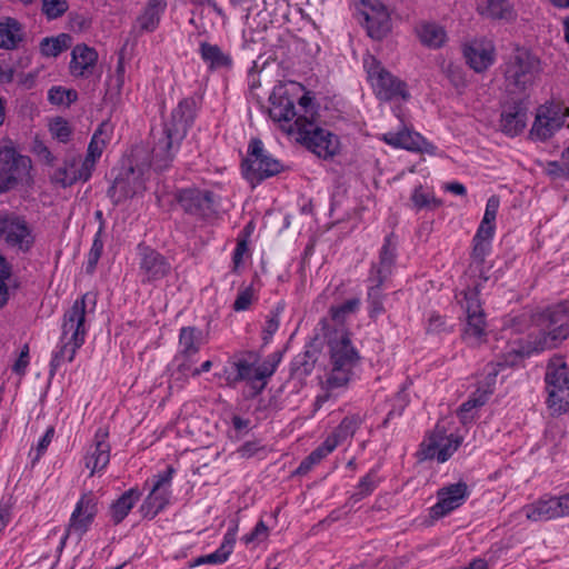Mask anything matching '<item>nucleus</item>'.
<instances>
[{
    "instance_id": "nucleus-1",
    "label": "nucleus",
    "mask_w": 569,
    "mask_h": 569,
    "mask_svg": "<svg viewBox=\"0 0 569 569\" xmlns=\"http://www.w3.org/2000/svg\"><path fill=\"white\" fill-rule=\"evenodd\" d=\"M330 320L321 318L316 327V338L306 345L305 350L298 353L291 361V376L303 379L311 375L319 358V347L316 341L319 336L328 338L330 352V372L327 377L329 389H338L348 386L355 376V369L359 366L361 357L352 345L350 333L341 326L340 330L330 331Z\"/></svg>"
},
{
    "instance_id": "nucleus-2",
    "label": "nucleus",
    "mask_w": 569,
    "mask_h": 569,
    "mask_svg": "<svg viewBox=\"0 0 569 569\" xmlns=\"http://www.w3.org/2000/svg\"><path fill=\"white\" fill-rule=\"evenodd\" d=\"M538 335L532 338L540 350L558 347L569 337V299L551 305L533 317Z\"/></svg>"
},
{
    "instance_id": "nucleus-3",
    "label": "nucleus",
    "mask_w": 569,
    "mask_h": 569,
    "mask_svg": "<svg viewBox=\"0 0 569 569\" xmlns=\"http://www.w3.org/2000/svg\"><path fill=\"white\" fill-rule=\"evenodd\" d=\"M507 90L510 93H522L538 78L540 60L523 47H516L506 58L502 66Z\"/></svg>"
},
{
    "instance_id": "nucleus-4",
    "label": "nucleus",
    "mask_w": 569,
    "mask_h": 569,
    "mask_svg": "<svg viewBox=\"0 0 569 569\" xmlns=\"http://www.w3.org/2000/svg\"><path fill=\"white\" fill-rule=\"evenodd\" d=\"M289 134H297L298 142L325 160L333 158L340 149L338 136L310 121L307 116H299L290 124Z\"/></svg>"
},
{
    "instance_id": "nucleus-5",
    "label": "nucleus",
    "mask_w": 569,
    "mask_h": 569,
    "mask_svg": "<svg viewBox=\"0 0 569 569\" xmlns=\"http://www.w3.org/2000/svg\"><path fill=\"white\" fill-rule=\"evenodd\" d=\"M547 405L552 415L569 410V371L561 357L550 359L546 369Z\"/></svg>"
},
{
    "instance_id": "nucleus-6",
    "label": "nucleus",
    "mask_w": 569,
    "mask_h": 569,
    "mask_svg": "<svg viewBox=\"0 0 569 569\" xmlns=\"http://www.w3.org/2000/svg\"><path fill=\"white\" fill-rule=\"evenodd\" d=\"M363 66L377 98L381 101L405 100L410 98L407 83L386 70L381 62L369 56Z\"/></svg>"
},
{
    "instance_id": "nucleus-7",
    "label": "nucleus",
    "mask_w": 569,
    "mask_h": 569,
    "mask_svg": "<svg viewBox=\"0 0 569 569\" xmlns=\"http://www.w3.org/2000/svg\"><path fill=\"white\" fill-rule=\"evenodd\" d=\"M480 283L463 291L461 307L466 313L461 338L469 346H478L486 340L487 321L479 299Z\"/></svg>"
},
{
    "instance_id": "nucleus-8",
    "label": "nucleus",
    "mask_w": 569,
    "mask_h": 569,
    "mask_svg": "<svg viewBox=\"0 0 569 569\" xmlns=\"http://www.w3.org/2000/svg\"><path fill=\"white\" fill-rule=\"evenodd\" d=\"M283 164L268 153L260 139H252L248 147L247 158L242 161L244 178L254 187L264 179L283 170Z\"/></svg>"
},
{
    "instance_id": "nucleus-9",
    "label": "nucleus",
    "mask_w": 569,
    "mask_h": 569,
    "mask_svg": "<svg viewBox=\"0 0 569 569\" xmlns=\"http://www.w3.org/2000/svg\"><path fill=\"white\" fill-rule=\"evenodd\" d=\"M97 299L92 292L82 295L81 298L74 300L71 308L63 315L61 325V341L81 347L84 343L88 332L86 326V316L88 308L92 311L96 307Z\"/></svg>"
},
{
    "instance_id": "nucleus-10",
    "label": "nucleus",
    "mask_w": 569,
    "mask_h": 569,
    "mask_svg": "<svg viewBox=\"0 0 569 569\" xmlns=\"http://www.w3.org/2000/svg\"><path fill=\"white\" fill-rule=\"evenodd\" d=\"M303 88L296 82H279L272 89L269 97V117L280 123V127L289 133L290 124H293L298 116L296 110V93Z\"/></svg>"
},
{
    "instance_id": "nucleus-11",
    "label": "nucleus",
    "mask_w": 569,
    "mask_h": 569,
    "mask_svg": "<svg viewBox=\"0 0 569 569\" xmlns=\"http://www.w3.org/2000/svg\"><path fill=\"white\" fill-rule=\"evenodd\" d=\"M174 472L176 469L172 466H167L164 471L153 476L152 488L140 506L143 518L153 519L169 505Z\"/></svg>"
},
{
    "instance_id": "nucleus-12",
    "label": "nucleus",
    "mask_w": 569,
    "mask_h": 569,
    "mask_svg": "<svg viewBox=\"0 0 569 569\" xmlns=\"http://www.w3.org/2000/svg\"><path fill=\"white\" fill-rule=\"evenodd\" d=\"M97 513L98 500L94 495L92 492L82 495L71 513L66 532L61 538L60 549L66 546L67 539L72 535L81 539L91 527Z\"/></svg>"
},
{
    "instance_id": "nucleus-13",
    "label": "nucleus",
    "mask_w": 569,
    "mask_h": 569,
    "mask_svg": "<svg viewBox=\"0 0 569 569\" xmlns=\"http://www.w3.org/2000/svg\"><path fill=\"white\" fill-rule=\"evenodd\" d=\"M183 139L178 138L177 132L166 126L159 131H152L153 147L151 149L150 166L156 171L168 169L176 158Z\"/></svg>"
},
{
    "instance_id": "nucleus-14",
    "label": "nucleus",
    "mask_w": 569,
    "mask_h": 569,
    "mask_svg": "<svg viewBox=\"0 0 569 569\" xmlns=\"http://www.w3.org/2000/svg\"><path fill=\"white\" fill-rule=\"evenodd\" d=\"M360 23L373 40H382L391 31V18L387 7L380 0H360Z\"/></svg>"
},
{
    "instance_id": "nucleus-15",
    "label": "nucleus",
    "mask_w": 569,
    "mask_h": 569,
    "mask_svg": "<svg viewBox=\"0 0 569 569\" xmlns=\"http://www.w3.org/2000/svg\"><path fill=\"white\" fill-rule=\"evenodd\" d=\"M31 160L17 153L12 148L0 150V191L11 189L29 176Z\"/></svg>"
},
{
    "instance_id": "nucleus-16",
    "label": "nucleus",
    "mask_w": 569,
    "mask_h": 569,
    "mask_svg": "<svg viewBox=\"0 0 569 569\" xmlns=\"http://www.w3.org/2000/svg\"><path fill=\"white\" fill-rule=\"evenodd\" d=\"M568 114L569 108H563L559 103L551 102L540 106L530 134L541 141L549 139L563 126Z\"/></svg>"
},
{
    "instance_id": "nucleus-17",
    "label": "nucleus",
    "mask_w": 569,
    "mask_h": 569,
    "mask_svg": "<svg viewBox=\"0 0 569 569\" xmlns=\"http://www.w3.org/2000/svg\"><path fill=\"white\" fill-rule=\"evenodd\" d=\"M137 250L142 283L156 282L170 273L171 264L162 253L143 243H139Z\"/></svg>"
},
{
    "instance_id": "nucleus-18",
    "label": "nucleus",
    "mask_w": 569,
    "mask_h": 569,
    "mask_svg": "<svg viewBox=\"0 0 569 569\" xmlns=\"http://www.w3.org/2000/svg\"><path fill=\"white\" fill-rule=\"evenodd\" d=\"M260 361L259 353L254 351H242L236 353L223 367L222 377L228 386H236L239 382L247 381L254 389V366Z\"/></svg>"
},
{
    "instance_id": "nucleus-19",
    "label": "nucleus",
    "mask_w": 569,
    "mask_h": 569,
    "mask_svg": "<svg viewBox=\"0 0 569 569\" xmlns=\"http://www.w3.org/2000/svg\"><path fill=\"white\" fill-rule=\"evenodd\" d=\"M9 246L28 251L33 244V236L24 218L14 213L0 212V238Z\"/></svg>"
},
{
    "instance_id": "nucleus-20",
    "label": "nucleus",
    "mask_w": 569,
    "mask_h": 569,
    "mask_svg": "<svg viewBox=\"0 0 569 569\" xmlns=\"http://www.w3.org/2000/svg\"><path fill=\"white\" fill-rule=\"evenodd\" d=\"M178 202L184 212L203 219L217 213L216 196L210 190L183 189L178 194Z\"/></svg>"
},
{
    "instance_id": "nucleus-21",
    "label": "nucleus",
    "mask_w": 569,
    "mask_h": 569,
    "mask_svg": "<svg viewBox=\"0 0 569 569\" xmlns=\"http://www.w3.org/2000/svg\"><path fill=\"white\" fill-rule=\"evenodd\" d=\"M460 443V437L453 433L446 436L445 429L437 426L428 440L421 445L420 453L425 460L437 459L438 462H445L459 448Z\"/></svg>"
},
{
    "instance_id": "nucleus-22",
    "label": "nucleus",
    "mask_w": 569,
    "mask_h": 569,
    "mask_svg": "<svg viewBox=\"0 0 569 569\" xmlns=\"http://www.w3.org/2000/svg\"><path fill=\"white\" fill-rule=\"evenodd\" d=\"M469 497L468 486L463 481L442 487L437 492L438 501L430 508V517L440 519L465 503Z\"/></svg>"
},
{
    "instance_id": "nucleus-23",
    "label": "nucleus",
    "mask_w": 569,
    "mask_h": 569,
    "mask_svg": "<svg viewBox=\"0 0 569 569\" xmlns=\"http://www.w3.org/2000/svg\"><path fill=\"white\" fill-rule=\"evenodd\" d=\"M92 171L80 156L70 153L66 157L63 164L54 171L52 181L62 188H67L78 181H88Z\"/></svg>"
},
{
    "instance_id": "nucleus-24",
    "label": "nucleus",
    "mask_w": 569,
    "mask_h": 569,
    "mask_svg": "<svg viewBox=\"0 0 569 569\" xmlns=\"http://www.w3.org/2000/svg\"><path fill=\"white\" fill-rule=\"evenodd\" d=\"M397 260V240L391 233L385 238L378 262H372L368 281L385 283L392 274Z\"/></svg>"
},
{
    "instance_id": "nucleus-25",
    "label": "nucleus",
    "mask_w": 569,
    "mask_h": 569,
    "mask_svg": "<svg viewBox=\"0 0 569 569\" xmlns=\"http://www.w3.org/2000/svg\"><path fill=\"white\" fill-rule=\"evenodd\" d=\"M198 102L193 97L182 99L172 110L170 120L164 123L177 132L178 138H186L197 117Z\"/></svg>"
},
{
    "instance_id": "nucleus-26",
    "label": "nucleus",
    "mask_w": 569,
    "mask_h": 569,
    "mask_svg": "<svg viewBox=\"0 0 569 569\" xmlns=\"http://www.w3.org/2000/svg\"><path fill=\"white\" fill-rule=\"evenodd\" d=\"M522 512L527 519L531 521H547L560 517H568L562 496L541 498L533 503L525 506Z\"/></svg>"
},
{
    "instance_id": "nucleus-27",
    "label": "nucleus",
    "mask_w": 569,
    "mask_h": 569,
    "mask_svg": "<svg viewBox=\"0 0 569 569\" xmlns=\"http://www.w3.org/2000/svg\"><path fill=\"white\" fill-rule=\"evenodd\" d=\"M463 56L470 68L480 73L493 64L496 50L491 41L478 40L465 47Z\"/></svg>"
},
{
    "instance_id": "nucleus-28",
    "label": "nucleus",
    "mask_w": 569,
    "mask_h": 569,
    "mask_svg": "<svg viewBox=\"0 0 569 569\" xmlns=\"http://www.w3.org/2000/svg\"><path fill=\"white\" fill-rule=\"evenodd\" d=\"M108 431L99 428L94 435V443L88 449L86 467L91 475L104 469L110 461V445L107 442Z\"/></svg>"
},
{
    "instance_id": "nucleus-29",
    "label": "nucleus",
    "mask_w": 569,
    "mask_h": 569,
    "mask_svg": "<svg viewBox=\"0 0 569 569\" xmlns=\"http://www.w3.org/2000/svg\"><path fill=\"white\" fill-rule=\"evenodd\" d=\"M540 348L533 339L529 341L516 340L509 343L501 355V357L493 362L501 370L507 367H515L520 363L526 357L535 352H540Z\"/></svg>"
},
{
    "instance_id": "nucleus-30",
    "label": "nucleus",
    "mask_w": 569,
    "mask_h": 569,
    "mask_svg": "<svg viewBox=\"0 0 569 569\" xmlns=\"http://www.w3.org/2000/svg\"><path fill=\"white\" fill-rule=\"evenodd\" d=\"M98 61V53L87 44H77L71 52L70 72L74 77H88Z\"/></svg>"
},
{
    "instance_id": "nucleus-31",
    "label": "nucleus",
    "mask_w": 569,
    "mask_h": 569,
    "mask_svg": "<svg viewBox=\"0 0 569 569\" xmlns=\"http://www.w3.org/2000/svg\"><path fill=\"white\" fill-rule=\"evenodd\" d=\"M112 134V126L103 121L96 129L88 146L87 156L83 161L93 170L97 160L101 157Z\"/></svg>"
},
{
    "instance_id": "nucleus-32",
    "label": "nucleus",
    "mask_w": 569,
    "mask_h": 569,
    "mask_svg": "<svg viewBox=\"0 0 569 569\" xmlns=\"http://www.w3.org/2000/svg\"><path fill=\"white\" fill-rule=\"evenodd\" d=\"M166 8V0H148L143 10L136 19V26L140 32H153L159 27Z\"/></svg>"
},
{
    "instance_id": "nucleus-33",
    "label": "nucleus",
    "mask_w": 569,
    "mask_h": 569,
    "mask_svg": "<svg viewBox=\"0 0 569 569\" xmlns=\"http://www.w3.org/2000/svg\"><path fill=\"white\" fill-rule=\"evenodd\" d=\"M203 343L202 331L196 327H182L179 332V351L174 361L197 355Z\"/></svg>"
},
{
    "instance_id": "nucleus-34",
    "label": "nucleus",
    "mask_w": 569,
    "mask_h": 569,
    "mask_svg": "<svg viewBox=\"0 0 569 569\" xmlns=\"http://www.w3.org/2000/svg\"><path fill=\"white\" fill-rule=\"evenodd\" d=\"M22 24L14 18H6L0 21V48L14 50L23 41Z\"/></svg>"
},
{
    "instance_id": "nucleus-35",
    "label": "nucleus",
    "mask_w": 569,
    "mask_h": 569,
    "mask_svg": "<svg viewBox=\"0 0 569 569\" xmlns=\"http://www.w3.org/2000/svg\"><path fill=\"white\" fill-rule=\"evenodd\" d=\"M199 53L210 70L230 69L232 67L231 56L223 52L218 44L202 41L199 44Z\"/></svg>"
},
{
    "instance_id": "nucleus-36",
    "label": "nucleus",
    "mask_w": 569,
    "mask_h": 569,
    "mask_svg": "<svg viewBox=\"0 0 569 569\" xmlns=\"http://www.w3.org/2000/svg\"><path fill=\"white\" fill-rule=\"evenodd\" d=\"M236 542V533L234 531H228L220 547L213 551L212 553L200 556L196 558L191 563L190 568L198 567L201 565H220L228 560L229 556L233 550V546Z\"/></svg>"
},
{
    "instance_id": "nucleus-37",
    "label": "nucleus",
    "mask_w": 569,
    "mask_h": 569,
    "mask_svg": "<svg viewBox=\"0 0 569 569\" xmlns=\"http://www.w3.org/2000/svg\"><path fill=\"white\" fill-rule=\"evenodd\" d=\"M527 112L520 103H513L501 113V129L509 136H516L526 127Z\"/></svg>"
},
{
    "instance_id": "nucleus-38",
    "label": "nucleus",
    "mask_w": 569,
    "mask_h": 569,
    "mask_svg": "<svg viewBox=\"0 0 569 569\" xmlns=\"http://www.w3.org/2000/svg\"><path fill=\"white\" fill-rule=\"evenodd\" d=\"M140 497L141 492L138 488H130L111 505L110 516L114 525L120 523L128 516Z\"/></svg>"
},
{
    "instance_id": "nucleus-39",
    "label": "nucleus",
    "mask_w": 569,
    "mask_h": 569,
    "mask_svg": "<svg viewBox=\"0 0 569 569\" xmlns=\"http://www.w3.org/2000/svg\"><path fill=\"white\" fill-rule=\"evenodd\" d=\"M383 140L390 146L410 151H422L426 143L421 134L408 130L386 133Z\"/></svg>"
},
{
    "instance_id": "nucleus-40",
    "label": "nucleus",
    "mask_w": 569,
    "mask_h": 569,
    "mask_svg": "<svg viewBox=\"0 0 569 569\" xmlns=\"http://www.w3.org/2000/svg\"><path fill=\"white\" fill-rule=\"evenodd\" d=\"M482 14L493 20L512 22L517 19V12L509 0H487Z\"/></svg>"
},
{
    "instance_id": "nucleus-41",
    "label": "nucleus",
    "mask_w": 569,
    "mask_h": 569,
    "mask_svg": "<svg viewBox=\"0 0 569 569\" xmlns=\"http://www.w3.org/2000/svg\"><path fill=\"white\" fill-rule=\"evenodd\" d=\"M418 37L422 44L436 49L445 43L446 31L436 23H423L418 29Z\"/></svg>"
},
{
    "instance_id": "nucleus-42",
    "label": "nucleus",
    "mask_w": 569,
    "mask_h": 569,
    "mask_svg": "<svg viewBox=\"0 0 569 569\" xmlns=\"http://www.w3.org/2000/svg\"><path fill=\"white\" fill-rule=\"evenodd\" d=\"M362 423V419L359 415L347 416L342 419L339 426L328 437L337 441V447L351 438Z\"/></svg>"
},
{
    "instance_id": "nucleus-43",
    "label": "nucleus",
    "mask_w": 569,
    "mask_h": 569,
    "mask_svg": "<svg viewBox=\"0 0 569 569\" xmlns=\"http://www.w3.org/2000/svg\"><path fill=\"white\" fill-rule=\"evenodd\" d=\"M71 46V37L60 33L54 38H43L40 43L41 53L46 57H57Z\"/></svg>"
},
{
    "instance_id": "nucleus-44",
    "label": "nucleus",
    "mask_w": 569,
    "mask_h": 569,
    "mask_svg": "<svg viewBox=\"0 0 569 569\" xmlns=\"http://www.w3.org/2000/svg\"><path fill=\"white\" fill-rule=\"evenodd\" d=\"M370 283L367 293L368 313L371 319H376L386 311L383 307L385 295L382 293L383 283Z\"/></svg>"
},
{
    "instance_id": "nucleus-45",
    "label": "nucleus",
    "mask_w": 569,
    "mask_h": 569,
    "mask_svg": "<svg viewBox=\"0 0 569 569\" xmlns=\"http://www.w3.org/2000/svg\"><path fill=\"white\" fill-rule=\"evenodd\" d=\"M473 248L471 252V264L470 268H473L475 271L479 272L480 279L487 281L489 278L483 273V263L486 258L489 256L491 251L490 241H475L472 240Z\"/></svg>"
},
{
    "instance_id": "nucleus-46",
    "label": "nucleus",
    "mask_w": 569,
    "mask_h": 569,
    "mask_svg": "<svg viewBox=\"0 0 569 569\" xmlns=\"http://www.w3.org/2000/svg\"><path fill=\"white\" fill-rule=\"evenodd\" d=\"M79 348L80 347H76L72 343L60 340V346L58 347V350L53 352L50 361V375L53 376L63 362H71Z\"/></svg>"
},
{
    "instance_id": "nucleus-47",
    "label": "nucleus",
    "mask_w": 569,
    "mask_h": 569,
    "mask_svg": "<svg viewBox=\"0 0 569 569\" xmlns=\"http://www.w3.org/2000/svg\"><path fill=\"white\" fill-rule=\"evenodd\" d=\"M488 398L478 392L477 390L473 395L457 410V415L460 421L466 425L473 419V410L478 407L483 406L487 402Z\"/></svg>"
},
{
    "instance_id": "nucleus-48",
    "label": "nucleus",
    "mask_w": 569,
    "mask_h": 569,
    "mask_svg": "<svg viewBox=\"0 0 569 569\" xmlns=\"http://www.w3.org/2000/svg\"><path fill=\"white\" fill-rule=\"evenodd\" d=\"M499 371L497 365L488 363L483 369L485 377L478 381L477 391L488 398L495 390Z\"/></svg>"
},
{
    "instance_id": "nucleus-49",
    "label": "nucleus",
    "mask_w": 569,
    "mask_h": 569,
    "mask_svg": "<svg viewBox=\"0 0 569 569\" xmlns=\"http://www.w3.org/2000/svg\"><path fill=\"white\" fill-rule=\"evenodd\" d=\"M278 363H279V358L277 360L266 359L261 363L258 362L254 366V380H256V383L260 382V385L256 388L257 393L263 390V388L267 385V379L270 378L274 373Z\"/></svg>"
},
{
    "instance_id": "nucleus-50",
    "label": "nucleus",
    "mask_w": 569,
    "mask_h": 569,
    "mask_svg": "<svg viewBox=\"0 0 569 569\" xmlns=\"http://www.w3.org/2000/svg\"><path fill=\"white\" fill-rule=\"evenodd\" d=\"M69 9L68 0H41V13L49 20L62 17Z\"/></svg>"
},
{
    "instance_id": "nucleus-51",
    "label": "nucleus",
    "mask_w": 569,
    "mask_h": 569,
    "mask_svg": "<svg viewBox=\"0 0 569 569\" xmlns=\"http://www.w3.org/2000/svg\"><path fill=\"white\" fill-rule=\"evenodd\" d=\"M411 201L416 209H435L441 206V201L430 193L422 191V186H418L413 189L411 194Z\"/></svg>"
},
{
    "instance_id": "nucleus-52",
    "label": "nucleus",
    "mask_w": 569,
    "mask_h": 569,
    "mask_svg": "<svg viewBox=\"0 0 569 569\" xmlns=\"http://www.w3.org/2000/svg\"><path fill=\"white\" fill-rule=\"evenodd\" d=\"M378 477L375 471H370L365 477H362L357 486L356 492L351 496V499L355 502L360 501L365 497L371 495L373 490L377 488Z\"/></svg>"
},
{
    "instance_id": "nucleus-53",
    "label": "nucleus",
    "mask_w": 569,
    "mask_h": 569,
    "mask_svg": "<svg viewBox=\"0 0 569 569\" xmlns=\"http://www.w3.org/2000/svg\"><path fill=\"white\" fill-rule=\"evenodd\" d=\"M283 311V307L278 305L274 309H272L267 316L264 327L262 329V340L264 343H268L272 336L277 332L280 325V315Z\"/></svg>"
},
{
    "instance_id": "nucleus-54",
    "label": "nucleus",
    "mask_w": 569,
    "mask_h": 569,
    "mask_svg": "<svg viewBox=\"0 0 569 569\" xmlns=\"http://www.w3.org/2000/svg\"><path fill=\"white\" fill-rule=\"evenodd\" d=\"M103 232H96L91 249L88 254L87 272L91 273L94 271L97 263L103 251Z\"/></svg>"
},
{
    "instance_id": "nucleus-55",
    "label": "nucleus",
    "mask_w": 569,
    "mask_h": 569,
    "mask_svg": "<svg viewBox=\"0 0 569 569\" xmlns=\"http://www.w3.org/2000/svg\"><path fill=\"white\" fill-rule=\"evenodd\" d=\"M360 307V299L359 298H351L346 300L343 303L331 307L330 308V315L333 320H342L346 315L352 313L357 311Z\"/></svg>"
},
{
    "instance_id": "nucleus-56",
    "label": "nucleus",
    "mask_w": 569,
    "mask_h": 569,
    "mask_svg": "<svg viewBox=\"0 0 569 569\" xmlns=\"http://www.w3.org/2000/svg\"><path fill=\"white\" fill-rule=\"evenodd\" d=\"M50 132L53 138L58 139L60 142L66 143L69 141L71 137V128L63 118H56L54 121L50 124Z\"/></svg>"
},
{
    "instance_id": "nucleus-57",
    "label": "nucleus",
    "mask_w": 569,
    "mask_h": 569,
    "mask_svg": "<svg viewBox=\"0 0 569 569\" xmlns=\"http://www.w3.org/2000/svg\"><path fill=\"white\" fill-rule=\"evenodd\" d=\"M254 298V290L251 286L239 290L237 298L233 302V310L237 312L246 311L250 308Z\"/></svg>"
},
{
    "instance_id": "nucleus-58",
    "label": "nucleus",
    "mask_w": 569,
    "mask_h": 569,
    "mask_svg": "<svg viewBox=\"0 0 569 569\" xmlns=\"http://www.w3.org/2000/svg\"><path fill=\"white\" fill-rule=\"evenodd\" d=\"M10 274V267L6 259L0 254V308L7 303L9 298L6 280L9 279Z\"/></svg>"
},
{
    "instance_id": "nucleus-59",
    "label": "nucleus",
    "mask_w": 569,
    "mask_h": 569,
    "mask_svg": "<svg viewBox=\"0 0 569 569\" xmlns=\"http://www.w3.org/2000/svg\"><path fill=\"white\" fill-rule=\"evenodd\" d=\"M298 92L296 93V101L298 102V106L302 112H298V116H307L310 121H315V106H313V99L310 96L309 92H305L301 97H297ZM298 118H296L297 120Z\"/></svg>"
},
{
    "instance_id": "nucleus-60",
    "label": "nucleus",
    "mask_w": 569,
    "mask_h": 569,
    "mask_svg": "<svg viewBox=\"0 0 569 569\" xmlns=\"http://www.w3.org/2000/svg\"><path fill=\"white\" fill-rule=\"evenodd\" d=\"M268 537V527L263 520H259L254 528L242 537L246 545L251 542H261Z\"/></svg>"
},
{
    "instance_id": "nucleus-61",
    "label": "nucleus",
    "mask_w": 569,
    "mask_h": 569,
    "mask_svg": "<svg viewBox=\"0 0 569 569\" xmlns=\"http://www.w3.org/2000/svg\"><path fill=\"white\" fill-rule=\"evenodd\" d=\"M500 206V199L497 196H491L486 203V210L482 218L485 223H495L497 212Z\"/></svg>"
},
{
    "instance_id": "nucleus-62",
    "label": "nucleus",
    "mask_w": 569,
    "mask_h": 569,
    "mask_svg": "<svg viewBox=\"0 0 569 569\" xmlns=\"http://www.w3.org/2000/svg\"><path fill=\"white\" fill-rule=\"evenodd\" d=\"M264 447L260 445L259 441H247L238 449V453L246 459L252 458L258 455L260 451H263Z\"/></svg>"
},
{
    "instance_id": "nucleus-63",
    "label": "nucleus",
    "mask_w": 569,
    "mask_h": 569,
    "mask_svg": "<svg viewBox=\"0 0 569 569\" xmlns=\"http://www.w3.org/2000/svg\"><path fill=\"white\" fill-rule=\"evenodd\" d=\"M53 435H54V428L49 427L46 430L44 435L41 437V439L38 441L36 455L32 458L33 462L38 461L40 459V457L44 453V451L47 450L48 446L50 445V442L53 438Z\"/></svg>"
},
{
    "instance_id": "nucleus-64",
    "label": "nucleus",
    "mask_w": 569,
    "mask_h": 569,
    "mask_svg": "<svg viewBox=\"0 0 569 569\" xmlns=\"http://www.w3.org/2000/svg\"><path fill=\"white\" fill-rule=\"evenodd\" d=\"M124 84V76L113 74L108 83L106 96L110 99L118 98L121 94Z\"/></svg>"
}]
</instances>
